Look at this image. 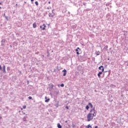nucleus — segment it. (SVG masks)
I'll return each instance as SVG.
<instances>
[{"label":"nucleus","mask_w":128,"mask_h":128,"mask_svg":"<svg viewBox=\"0 0 128 128\" xmlns=\"http://www.w3.org/2000/svg\"><path fill=\"white\" fill-rule=\"evenodd\" d=\"M92 114L90 112L88 113L87 115V122H90L94 118V116H92Z\"/></svg>","instance_id":"nucleus-1"},{"label":"nucleus","mask_w":128,"mask_h":128,"mask_svg":"<svg viewBox=\"0 0 128 128\" xmlns=\"http://www.w3.org/2000/svg\"><path fill=\"white\" fill-rule=\"evenodd\" d=\"M90 114H92V116H96V108H94L90 110Z\"/></svg>","instance_id":"nucleus-2"},{"label":"nucleus","mask_w":128,"mask_h":128,"mask_svg":"<svg viewBox=\"0 0 128 128\" xmlns=\"http://www.w3.org/2000/svg\"><path fill=\"white\" fill-rule=\"evenodd\" d=\"M48 16L50 18H53V16H54V10H52V13L50 12L48 14Z\"/></svg>","instance_id":"nucleus-3"},{"label":"nucleus","mask_w":128,"mask_h":128,"mask_svg":"<svg viewBox=\"0 0 128 128\" xmlns=\"http://www.w3.org/2000/svg\"><path fill=\"white\" fill-rule=\"evenodd\" d=\"M82 50H80V48H77L76 49V54H80V52Z\"/></svg>","instance_id":"nucleus-4"},{"label":"nucleus","mask_w":128,"mask_h":128,"mask_svg":"<svg viewBox=\"0 0 128 128\" xmlns=\"http://www.w3.org/2000/svg\"><path fill=\"white\" fill-rule=\"evenodd\" d=\"M46 24H44L42 26H40V28H42V30H46Z\"/></svg>","instance_id":"nucleus-5"},{"label":"nucleus","mask_w":128,"mask_h":128,"mask_svg":"<svg viewBox=\"0 0 128 128\" xmlns=\"http://www.w3.org/2000/svg\"><path fill=\"white\" fill-rule=\"evenodd\" d=\"M98 70H102V72H104V66H100L98 67Z\"/></svg>","instance_id":"nucleus-6"},{"label":"nucleus","mask_w":128,"mask_h":128,"mask_svg":"<svg viewBox=\"0 0 128 128\" xmlns=\"http://www.w3.org/2000/svg\"><path fill=\"white\" fill-rule=\"evenodd\" d=\"M2 72L4 74H6V65H4L2 66Z\"/></svg>","instance_id":"nucleus-7"},{"label":"nucleus","mask_w":128,"mask_h":128,"mask_svg":"<svg viewBox=\"0 0 128 128\" xmlns=\"http://www.w3.org/2000/svg\"><path fill=\"white\" fill-rule=\"evenodd\" d=\"M62 72H64L63 74V76H66V69H64V70H62Z\"/></svg>","instance_id":"nucleus-8"},{"label":"nucleus","mask_w":128,"mask_h":128,"mask_svg":"<svg viewBox=\"0 0 128 128\" xmlns=\"http://www.w3.org/2000/svg\"><path fill=\"white\" fill-rule=\"evenodd\" d=\"M102 74V72H100L98 74V77L100 78V74Z\"/></svg>","instance_id":"nucleus-9"},{"label":"nucleus","mask_w":128,"mask_h":128,"mask_svg":"<svg viewBox=\"0 0 128 128\" xmlns=\"http://www.w3.org/2000/svg\"><path fill=\"white\" fill-rule=\"evenodd\" d=\"M85 128H92V126L89 124L87 126H86Z\"/></svg>","instance_id":"nucleus-10"},{"label":"nucleus","mask_w":128,"mask_h":128,"mask_svg":"<svg viewBox=\"0 0 128 128\" xmlns=\"http://www.w3.org/2000/svg\"><path fill=\"white\" fill-rule=\"evenodd\" d=\"M88 106L91 108H92V103L89 102L88 104Z\"/></svg>","instance_id":"nucleus-11"},{"label":"nucleus","mask_w":128,"mask_h":128,"mask_svg":"<svg viewBox=\"0 0 128 128\" xmlns=\"http://www.w3.org/2000/svg\"><path fill=\"white\" fill-rule=\"evenodd\" d=\"M57 126H58V128H62V125H60V123L58 124Z\"/></svg>","instance_id":"nucleus-12"},{"label":"nucleus","mask_w":128,"mask_h":128,"mask_svg":"<svg viewBox=\"0 0 128 128\" xmlns=\"http://www.w3.org/2000/svg\"><path fill=\"white\" fill-rule=\"evenodd\" d=\"M96 56H100V51L96 52Z\"/></svg>","instance_id":"nucleus-13"},{"label":"nucleus","mask_w":128,"mask_h":128,"mask_svg":"<svg viewBox=\"0 0 128 128\" xmlns=\"http://www.w3.org/2000/svg\"><path fill=\"white\" fill-rule=\"evenodd\" d=\"M33 28H36V22L33 24Z\"/></svg>","instance_id":"nucleus-14"},{"label":"nucleus","mask_w":128,"mask_h":128,"mask_svg":"<svg viewBox=\"0 0 128 128\" xmlns=\"http://www.w3.org/2000/svg\"><path fill=\"white\" fill-rule=\"evenodd\" d=\"M2 44H6V39H2L1 41Z\"/></svg>","instance_id":"nucleus-15"},{"label":"nucleus","mask_w":128,"mask_h":128,"mask_svg":"<svg viewBox=\"0 0 128 128\" xmlns=\"http://www.w3.org/2000/svg\"><path fill=\"white\" fill-rule=\"evenodd\" d=\"M23 120H24V122H26V117L24 116L23 118Z\"/></svg>","instance_id":"nucleus-16"},{"label":"nucleus","mask_w":128,"mask_h":128,"mask_svg":"<svg viewBox=\"0 0 128 128\" xmlns=\"http://www.w3.org/2000/svg\"><path fill=\"white\" fill-rule=\"evenodd\" d=\"M86 108L87 110H88V108H90V106H88V105H87L86 107Z\"/></svg>","instance_id":"nucleus-17"},{"label":"nucleus","mask_w":128,"mask_h":128,"mask_svg":"<svg viewBox=\"0 0 128 128\" xmlns=\"http://www.w3.org/2000/svg\"><path fill=\"white\" fill-rule=\"evenodd\" d=\"M60 86H61L62 88H64V84H60Z\"/></svg>","instance_id":"nucleus-18"},{"label":"nucleus","mask_w":128,"mask_h":128,"mask_svg":"<svg viewBox=\"0 0 128 128\" xmlns=\"http://www.w3.org/2000/svg\"><path fill=\"white\" fill-rule=\"evenodd\" d=\"M50 102V98H48L45 100V102Z\"/></svg>","instance_id":"nucleus-19"},{"label":"nucleus","mask_w":128,"mask_h":128,"mask_svg":"<svg viewBox=\"0 0 128 128\" xmlns=\"http://www.w3.org/2000/svg\"><path fill=\"white\" fill-rule=\"evenodd\" d=\"M35 4H36V6H38V1H36L35 2Z\"/></svg>","instance_id":"nucleus-20"},{"label":"nucleus","mask_w":128,"mask_h":128,"mask_svg":"<svg viewBox=\"0 0 128 128\" xmlns=\"http://www.w3.org/2000/svg\"><path fill=\"white\" fill-rule=\"evenodd\" d=\"M72 128H76V124H72Z\"/></svg>","instance_id":"nucleus-21"},{"label":"nucleus","mask_w":128,"mask_h":128,"mask_svg":"<svg viewBox=\"0 0 128 128\" xmlns=\"http://www.w3.org/2000/svg\"><path fill=\"white\" fill-rule=\"evenodd\" d=\"M5 18L6 20H8V17L5 16Z\"/></svg>","instance_id":"nucleus-22"},{"label":"nucleus","mask_w":128,"mask_h":128,"mask_svg":"<svg viewBox=\"0 0 128 128\" xmlns=\"http://www.w3.org/2000/svg\"><path fill=\"white\" fill-rule=\"evenodd\" d=\"M28 98L29 100H32V96H29V97Z\"/></svg>","instance_id":"nucleus-23"},{"label":"nucleus","mask_w":128,"mask_h":128,"mask_svg":"<svg viewBox=\"0 0 128 128\" xmlns=\"http://www.w3.org/2000/svg\"><path fill=\"white\" fill-rule=\"evenodd\" d=\"M23 108L24 110L26 108V106H23Z\"/></svg>","instance_id":"nucleus-24"},{"label":"nucleus","mask_w":128,"mask_h":128,"mask_svg":"<svg viewBox=\"0 0 128 128\" xmlns=\"http://www.w3.org/2000/svg\"><path fill=\"white\" fill-rule=\"evenodd\" d=\"M50 88H53L54 84H51V86H50Z\"/></svg>","instance_id":"nucleus-25"},{"label":"nucleus","mask_w":128,"mask_h":128,"mask_svg":"<svg viewBox=\"0 0 128 128\" xmlns=\"http://www.w3.org/2000/svg\"><path fill=\"white\" fill-rule=\"evenodd\" d=\"M2 70V65H0V70Z\"/></svg>","instance_id":"nucleus-26"},{"label":"nucleus","mask_w":128,"mask_h":128,"mask_svg":"<svg viewBox=\"0 0 128 128\" xmlns=\"http://www.w3.org/2000/svg\"><path fill=\"white\" fill-rule=\"evenodd\" d=\"M70 16V14H66V16Z\"/></svg>","instance_id":"nucleus-27"},{"label":"nucleus","mask_w":128,"mask_h":128,"mask_svg":"<svg viewBox=\"0 0 128 128\" xmlns=\"http://www.w3.org/2000/svg\"><path fill=\"white\" fill-rule=\"evenodd\" d=\"M73 80H76V78L74 76H73Z\"/></svg>","instance_id":"nucleus-28"},{"label":"nucleus","mask_w":128,"mask_h":128,"mask_svg":"<svg viewBox=\"0 0 128 128\" xmlns=\"http://www.w3.org/2000/svg\"><path fill=\"white\" fill-rule=\"evenodd\" d=\"M66 110H68V106H66Z\"/></svg>","instance_id":"nucleus-29"},{"label":"nucleus","mask_w":128,"mask_h":128,"mask_svg":"<svg viewBox=\"0 0 128 128\" xmlns=\"http://www.w3.org/2000/svg\"><path fill=\"white\" fill-rule=\"evenodd\" d=\"M2 46H4V43H2Z\"/></svg>","instance_id":"nucleus-30"},{"label":"nucleus","mask_w":128,"mask_h":128,"mask_svg":"<svg viewBox=\"0 0 128 128\" xmlns=\"http://www.w3.org/2000/svg\"><path fill=\"white\" fill-rule=\"evenodd\" d=\"M4 18H6V13L4 14Z\"/></svg>","instance_id":"nucleus-31"},{"label":"nucleus","mask_w":128,"mask_h":128,"mask_svg":"<svg viewBox=\"0 0 128 128\" xmlns=\"http://www.w3.org/2000/svg\"><path fill=\"white\" fill-rule=\"evenodd\" d=\"M58 88H60V84H58Z\"/></svg>","instance_id":"nucleus-32"},{"label":"nucleus","mask_w":128,"mask_h":128,"mask_svg":"<svg viewBox=\"0 0 128 128\" xmlns=\"http://www.w3.org/2000/svg\"><path fill=\"white\" fill-rule=\"evenodd\" d=\"M10 70V68L8 67L7 68V70Z\"/></svg>","instance_id":"nucleus-33"},{"label":"nucleus","mask_w":128,"mask_h":128,"mask_svg":"<svg viewBox=\"0 0 128 128\" xmlns=\"http://www.w3.org/2000/svg\"><path fill=\"white\" fill-rule=\"evenodd\" d=\"M68 14H70V12H68Z\"/></svg>","instance_id":"nucleus-34"},{"label":"nucleus","mask_w":128,"mask_h":128,"mask_svg":"<svg viewBox=\"0 0 128 128\" xmlns=\"http://www.w3.org/2000/svg\"><path fill=\"white\" fill-rule=\"evenodd\" d=\"M94 128H98V126H95Z\"/></svg>","instance_id":"nucleus-35"},{"label":"nucleus","mask_w":128,"mask_h":128,"mask_svg":"<svg viewBox=\"0 0 128 128\" xmlns=\"http://www.w3.org/2000/svg\"><path fill=\"white\" fill-rule=\"evenodd\" d=\"M48 4H50V1H49Z\"/></svg>","instance_id":"nucleus-36"},{"label":"nucleus","mask_w":128,"mask_h":128,"mask_svg":"<svg viewBox=\"0 0 128 128\" xmlns=\"http://www.w3.org/2000/svg\"><path fill=\"white\" fill-rule=\"evenodd\" d=\"M23 114H26V113H25V112H24V113H23Z\"/></svg>","instance_id":"nucleus-37"},{"label":"nucleus","mask_w":128,"mask_h":128,"mask_svg":"<svg viewBox=\"0 0 128 128\" xmlns=\"http://www.w3.org/2000/svg\"><path fill=\"white\" fill-rule=\"evenodd\" d=\"M1 118H2V116H0V120H1Z\"/></svg>","instance_id":"nucleus-38"},{"label":"nucleus","mask_w":128,"mask_h":128,"mask_svg":"<svg viewBox=\"0 0 128 128\" xmlns=\"http://www.w3.org/2000/svg\"><path fill=\"white\" fill-rule=\"evenodd\" d=\"M34 0H31V2H34Z\"/></svg>","instance_id":"nucleus-39"},{"label":"nucleus","mask_w":128,"mask_h":128,"mask_svg":"<svg viewBox=\"0 0 128 128\" xmlns=\"http://www.w3.org/2000/svg\"><path fill=\"white\" fill-rule=\"evenodd\" d=\"M108 60H110V58H108Z\"/></svg>","instance_id":"nucleus-40"},{"label":"nucleus","mask_w":128,"mask_h":128,"mask_svg":"<svg viewBox=\"0 0 128 128\" xmlns=\"http://www.w3.org/2000/svg\"><path fill=\"white\" fill-rule=\"evenodd\" d=\"M47 56H48V57H49V56H48V54Z\"/></svg>","instance_id":"nucleus-41"},{"label":"nucleus","mask_w":128,"mask_h":128,"mask_svg":"<svg viewBox=\"0 0 128 128\" xmlns=\"http://www.w3.org/2000/svg\"><path fill=\"white\" fill-rule=\"evenodd\" d=\"M0 4H2V2H0Z\"/></svg>","instance_id":"nucleus-42"},{"label":"nucleus","mask_w":128,"mask_h":128,"mask_svg":"<svg viewBox=\"0 0 128 128\" xmlns=\"http://www.w3.org/2000/svg\"><path fill=\"white\" fill-rule=\"evenodd\" d=\"M21 110H22V108H21Z\"/></svg>","instance_id":"nucleus-43"},{"label":"nucleus","mask_w":128,"mask_h":128,"mask_svg":"<svg viewBox=\"0 0 128 128\" xmlns=\"http://www.w3.org/2000/svg\"><path fill=\"white\" fill-rule=\"evenodd\" d=\"M66 122H68V121H66Z\"/></svg>","instance_id":"nucleus-44"},{"label":"nucleus","mask_w":128,"mask_h":128,"mask_svg":"<svg viewBox=\"0 0 128 128\" xmlns=\"http://www.w3.org/2000/svg\"><path fill=\"white\" fill-rule=\"evenodd\" d=\"M10 47L12 48V46H10Z\"/></svg>","instance_id":"nucleus-45"},{"label":"nucleus","mask_w":128,"mask_h":128,"mask_svg":"<svg viewBox=\"0 0 128 128\" xmlns=\"http://www.w3.org/2000/svg\"><path fill=\"white\" fill-rule=\"evenodd\" d=\"M45 98H46V96L45 97Z\"/></svg>","instance_id":"nucleus-46"},{"label":"nucleus","mask_w":128,"mask_h":128,"mask_svg":"<svg viewBox=\"0 0 128 128\" xmlns=\"http://www.w3.org/2000/svg\"><path fill=\"white\" fill-rule=\"evenodd\" d=\"M94 91H95V92H96V90H95Z\"/></svg>","instance_id":"nucleus-47"},{"label":"nucleus","mask_w":128,"mask_h":128,"mask_svg":"<svg viewBox=\"0 0 128 128\" xmlns=\"http://www.w3.org/2000/svg\"><path fill=\"white\" fill-rule=\"evenodd\" d=\"M16 6H18V4H16Z\"/></svg>","instance_id":"nucleus-48"},{"label":"nucleus","mask_w":128,"mask_h":128,"mask_svg":"<svg viewBox=\"0 0 128 128\" xmlns=\"http://www.w3.org/2000/svg\"><path fill=\"white\" fill-rule=\"evenodd\" d=\"M0 8H2V7H0Z\"/></svg>","instance_id":"nucleus-49"},{"label":"nucleus","mask_w":128,"mask_h":128,"mask_svg":"<svg viewBox=\"0 0 128 128\" xmlns=\"http://www.w3.org/2000/svg\"><path fill=\"white\" fill-rule=\"evenodd\" d=\"M108 48V46L106 47V48Z\"/></svg>","instance_id":"nucleus-50"},{"label":"nucleus","mask_w":128,"mask_h":128,"mask_svg":"<svg viewBox=\"0 0 128 128\" xmlns=\"http://www.w3.org/2000/svg\"><path fill=\"white\" fill-rule=\"evenodd\" d=\"M108 48V46L106 47V48Z\"/></svg>","instance_id":"nucleus-51"}]
</instances>
